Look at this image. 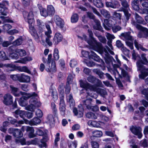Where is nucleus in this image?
I'll return each mask as SVG.
<instances>
[{"mask_svg": "<svg viewBox=\"0 0 148 148\" xmlns=\"http://www.w3.org/2000/svg\"><path fill=\"white\" fill-rule=\"evenodd\" d=\"M82 54L83 56L86 58H90V56L89 53L88 52L82 50Z\"/></svg>", "mask_w": 148, "mask_h": 148, "instance_id": "338daca9", "label": "nucleus"}, {"mask_svg": "<svg viewBox=\"0 0 148 148\" xmlns=\"http://www.w3.org/2000/svg\"><path fill=\"white\" fill-rule=\"evenodd\" d=\"M67 101L69 103L70 107H73L74 106L75 102L71 95H70L67 97Z\"/></svg>", "mask_w": 148, "mask_h": 148, "instance_id": "72a5a7b5", "label": "nucleus"}, {"mask_svg": "<svg viewBox=\"0 0 148 148\" xmlns=\"http://www.w3.org/2000/svg\"><path fill=\"white\" fill-rule=\"evenodd\" d=\"M88 34H89V36H90V37L91 38H92V40H87V43L89 44V45L92 48V49L94 50V48L92 46H91V45H90L88 43V42H93V40H94V39H95L97 42L96 40L94 38H92V36H93V33H92V31L90 30H88Z\"/></svg>", "mask_w": 148, "mask_h": 148, "instance_id": "603ef678", "label": "nucleus"}, {"mask_svg": "<svg viewBox=\"0 0 148 148\" xmlns=\"http://www.w3.org/2000/svg\"><path fill=\"white\" fill-rule=\"evenodd\" d=\"M26 130L27 131L29 132V136L30 138H33L35 137L36 136L34 134V130L33 127H27Z\"/></svg>", "mask_w": 148, "mask_h": 148, "instance_id": "a878e982", "label": "nucleus"}, {"mask_svg": "<svg viewBox=\"0 0 148 148\" xmlns=\"http://www.w3.org/2000/svg\"><path fill=\"white\" fill-rule=\"evenodd\" d=\"M18 69L21 72H26L29 74L31 73V71L26 66L18 67Z\"/></svg>", "mask_w": 148, "mask_h": 148, "instance_id": "f704fd0d", "label": "nucleus"}, {"mask_svg": "<svg viewBox=\"0 0 148 148\" xmlns=\"http://www.w3.org/2000/svg\"><path fill=\"white\" fill-rule=\"evenodd\" d=\"M101 14L106 18H109L110 17V14L109 12L107 10L103 9L101 11Z\"/></svg>", "mask_w": 148, "mask_h": 148, "instance_id": "de8ad7c7", "label": "nucleus"}, {"mask_svg": "<svg viewBox=\"0 0 148 148\" xmlns=\"http://www.w3.org/2000/svg\"><path fill=\"white\" fill-rule=\"evenodd\" d=\"M48 140V138L47 136H45V137H43L42 139L41 140L42 144L39 145V147L40 148H42V147H46V144L45 142L47 141Z\"/></svg>", "mask_w": 148, "mask_h": 148, "instance_id": "79ce46f5", "label": "nucleus"}, {"mask_svg": "<svg viewBox=\"0 0 148 148\" xmlns=\"http://www.w3.org/2000/svg\"><path fill=\"white\" fill-rule=\"evenodd\" d=\"M20 93L21 94L23 95L22 97V99H23L24 100H27L31 97H36L37 96V95L35 92L30 93L26 92H20Z\"/></svg>", "mask_w": 148, "mask_h": 148, "instance_id": "f3484780", "label": "nucleus"}, {"mask_svg": "<svg viewBox=\"0 0 148 148\" xmlns=\"http://www.w3.org/2000/svg\"><path fill=\"white\" fill-rule=\"evenodd\" d=\"M77 64V61L75 59H72L71 60L70 62V66L72 68L74 67Z\"/></svg>", "mask_w": 148, "mask_h": 148, "instance_id": "052dcab7", "label": "nucleus"}, {"mask_svg": "<svg viewBox=\"0 0 148 148\" xmlns=\"http://www.w3.org/2000/svg\"><path fill=\"white\" fill-rule=\"evenodd\" d=\"M78 20V16L76 14H74L72 16L71 18V22L72 23L77 22Z\"/></svg>", "mask_w": 148, "mask_h": 148, "instance_id": "8fccbe9b", "label": "nucleus"}, {"mask_svg": "<svg viewBox=\"0 0 148 148\" xmlns=\"http://www.w3.org/2000/svg\"><path fill=\"white\" fill-rule=\"evenodd\" d=\"M0 59L3 60L8 59V57L4 51H0Z\"/></svg>", "mask_w": 148, "mask_h": 148, "instance_id": "3c124183", "label": "nucleus"}, {"mask_svg": "<svg viewBox=\"0 0 148 148\" xmlns=\"http://www.w3.org/2000/svg\"><path fill=\"white\" fill-rule=\"evenodd\" d=\"M39 142V140L37 138H35L33 140L30 141L29 142L28 145L30 144H33L34 145H36L38 144Z\"/></svg>", "mask_w": 148, "mask_h": 148, "instance_id": "e2e57ef3", "label": "nucleus"}, {"mask_svg": "<svg viewBox=\"0 0 148 148\" xmlns=\"http://www.w3.org/2000/svg\"><path fill=\"white\" fill-rule=\"evenodd\" d=\"M62 39V35L59 33H56L54 38L53 42L55 45H57L58 43L61 41Z\"/></svg>", "mask_w": 148, "mask_h": 148, "instance_id": "412c9836", "label": "nucleus"}, {"mask_svg": "<svg viewBox=\"0 0 148 148\" xmlns=\"http://www.w3.org/2000/svg\"><path fill=\"white\" fill-rule=\"evenodd\" d=\"M10 87L13 94L15 96H19V93L18 92V89L17 88L14 87L12 85L10 86Z\"/></svg>", "mask_w": 148, "mask_h": 148, "instance_id": "e433bc0d", "label": "nucleus"}, {"mask_svg": "<svg viewBox=\"0 0 148 148\" xmlns=\"http://www.w3.org/2000/svg\"><path fill=\"white\" fill-rule=\"evenodd\" d=\"M88 109L91 110L93 111L97 112L99 110V107L97 106H92L91 105L90 107V106L88 107Z\"/></svg>", "mask_w": 148, "mask_h": 148, "instance_id": "69168bd1", "label": "nucleus"}, {"mask_svg": "<svg viewBox=\"0 0 148 148\" xmlns=\"http://www.w3.org/2000/svg\"><path fill=\"white\" fill-rule=\"evenodd\" d=\"M139 90L145 96L146 99L148 100V88H146L145 85H143L140 87Z\"/></svg>", "mask_w": 148, "mask_h": 148, "instance_id": "aec40b11", "label": "nucleus"}, {"mask_svg": "<svg viewBox=\"0 0 148 148\" xmlns=\"http://www.w3.org/2000/svg\"><path fill=\"white\" fill-rule=\"evenodd\" d=\"M91 54L90 55L92 56V58L95 60L99 62L101 60L99 57L98 56L95 52L92 51H91Z\"/></svg>", "mask_w": 148, "mask_h": 148, "instance_id": "ea45409f", "label": "nucleus"}, {"mask_svg": "<svg viewBox=\"0 0 148 148\" xmlns=\"http://www.w3.org/2000/svg\"><path fill=\"white\" fill-rule=\"evenodd\" d=\"M83 109L82 108L80 111L77 110L76 108H75L73 109V112L75 115L77 116L78 117H82L83 116Z\"/></svg>", "mask_w": 148, "mask_h": 148, "instance_id": "cd10ccee", "label": "nucleus"}, {"mask_svg": "<svg viewBox=\"0 0 148 148\" xmlns=\"http://www.w3.org/2000/svg\"><path fill=\"white\" fill-rule=\"evenodd\" d=\"M94 83L96 84L97 87H100L102 88L103 87V84L101 81L98 79L96 78Z\"/></svg>", "mask_w": 148, "mask_h": 148, "instance_id": "13d9d810", "label": "nucleus"}, {"mask_svg": "<svg viewBox=\"0 0 148 148\" xmlns=\"http://www.w3.org/2000/svg\"><path fill=\"white\" fill-rule=\"evenodd\" d=\"M48 123L50 124H53L54 123V120L53 116L51 114L48 115L47 117Z\"/></svg>", "mask_w": 148, "mask_h": 148, "instance_id": "864d4df0", "label": "nucleus"}, {"mask_svg": "<svg viewBox=\"0 0 148 148\" xmlns=\"http://www.w3.org/2000/svg\"><path fill=\"white\" fill-rule=\"evenodd\" d=\"M8 12V8L3 4L0 3V13L1 14L6 16Z\"/></svg>", "mask_w": 148, "mask_h": 148, "instance_id": "b1692460", "label": "nucleus"}, {"mask_svg": "<svg viewBox=\"0 0 148 148\" xmlns=\"http://www.w3.org/2000/svg\"><path fill=\"white\" fill-rule=\"evenodd\" d=\"M11 123L13 124H14L15 123L16 124H15L16 127H18L20 126V125L23 124L24 123V122L22 120L17 121L15 119H13L12 120L10 121Z\"/></svg>", "mask_w": 148, "mask_h": 148, "instance_id": "a19ab883", "label": "nucleus"}, {"mask_svg": "<svg viewBox=\"0 0 148 148\" xmlns=\"http://www.w3.org/2000/svg\"><path fill=\"white\" fill-rule=\"evenodd\" d=\"M60 102L59 103V110L62 115H65L66 110V105L63 97H60Z\"/></svg>", "mask_w": 148, "mask_h": 148, "instance_id": "9b49d317", "label": "nucleus"}, {"mask_svg": "<svg viewBox=\"0 0 148 148\" xmlns=\"http://www.w3.org/2000/svg\"><path fill=\"white\" fill-rule=\"evenodd\" d=\"M25 112L19 110H16L15 112L16 115H18L21 118H23L24 115H25Z\"/></svg>", "mask_w": 148, "mask_h": 148, "instance_id": "bf43d9fd", "label": "nucleus"}, {"mask_svg": "<svg viewBox=\"0 0 148 148\" xmlns=\"http://www.w3.org/2000/svg\"><path fill=\"white\" fill-rule=\"evenodd\" d=\"M12 97L9 94H7L4 96L3 103L6 105H9L12 103Z\"/></svg>", "mask_w": 148, "mask_h": 148, "instance_id": "ddd939ff", "label": "nucleus"}, {"mask_svg": "<svg viewBox=\"0 0 148 148\" xmlns=\"http://www.w3.org/2000/svg\"><path fill=\"white\" fill-rule=\"evenodd\" d=\"M16 52L19 56H25L26 54V52L23 49H16Z\"/></svg>", "mask_w": 148, "mask_h": 148, "instance_id": "4d7b16f0", "label": "nucleus"}, {"mask_svg": "<svg viewBox=\"0 0 148 148\" xmlns=\"http://www.w3.org/2000/svg\"><path fill=\"white\" fill-rule=\"evenodd\" d=\"M32 100H30V103H31L30 105L27 106L25 107V109L27 110H29L31 112H33L34 111L35 108L34 106V105L32 103Z\"/></svg>", "mask_w": 148, "mask_h": 148, "instance_id": "37998d69", "label": "nucleus"}, {"mask_svg": "<svg viewBox=\"0 0 148 148\" xmlns=\"http://www.w3.org/2000/svg\"><path fill=\"white\" fill-rule=\"evenodd\" d=\"M54 19L56 25L58 27L60 28H62L63 27L64 25V21L59 16H55L54 17Z\"/></svg>", "mask_w": 148, "mask_h": 148, "instance_id": "dca6fc26", "label": "nucleus"}, {"mask_svg": "<svg viewBox=\"0 0 148 148\" xmlns=\"http://www.w3.org/2000/svg\"><path fill=\"white\" fill-rule=\"evenodd\" d=\"M145 56V54H142L141 55L142 60H139L137 63V70L138 71H140L141 72V73L139 75V77L143 79L148 75V69H145L143 65V64H146L148 62Z\"/></svg>", "mask_w": 148, "mask_h": 148, "instance_id": "f257e3e1", "label": "nucleus"}, {"mask_svg": "<svg viewBox=\"0 0 148 148\" xmlns=\"http://www.w3.org/2000/svg\"><path fill=\"white\" fill-rule=\"evenodd\" d=\"M52 57V55L51 54H49L48 56V61L45 70L48 72H50L53 73L56 72V69L55 63L54 61L52 62L51 68L49 66V64L51 61Z\"/></svg>", "mask_w": 148, "mask_h": 148, "instance_id": "39448f33", "label": "nucleus"}, {"mask_svg": "<svg viewBox=\"0 0 148 148\" xmlns=\"http://www.w3.org/2000/svg\"><path fill=\"white\" fill-rule=\"evenodd\" d=\"M132 24L134 26L138 29L140 30V32L138 34V36L140 38H147L148 36V29L142 27L140 25L136 23L135 21H132L131 22Z\"/></svg>", "mask_w": 148, "mask_h": 148, "instance_id": "20e7f679", "label": "nucleus"}, {"mask_svg": "<svg viewBox=\"0 0 148 148\" xmlns=\"http://www.w3.org/2000/svg\"><path fill=\"white\" fill-rule=\"evenodd\" d=\"M130 130L132 133L138 136L139 138H141L142 136L141 132L142 129L139 127H134L132 126L130 128Z\"/></svg>", "mask_w": 148, "mask_h": 148, "instance_id": "9d476101", "label": "nucleus"}, {"mask_svg": "<svg viewBox=\"0 0 148 148\" xmlns=\"http://www.w3.org/2000/svg\"><path fill=\"white\" fill-rule=\"evenodd\" d=\"M13 135L16 138H20L23 136V134L20 130L16 129L13 133Z\"/></svg>", "mask_w": 148, "mask_h": 148, "instance_id": "473e14b6", "label": "nucleus"}, {"mask_svg": "<svg viewBox=\"0 0 148 148\" xmlns=\"http://www.w3.org/2000/svg\"><path fill=\"white\" fill-rule=\"evenodd\" d=\"M41 121L37 117H35L32 119L28 121L27 119L24 120L25 123L29 124L31 125H36L39 124Z\"/></svg>", "mask_w": 148, "mask_h": 148, "instance_id": "f8f14e48", "label": "nucleus"}, {"mask_svg": "<svg viewBox=\"0 0 148 148\" xmlns=\"http://www.w3.org/2000/svg\"><path fill=\"white\" fill-rule=\"evenodd\" d=\"M45 26L47 30V31L45 32V34L46 36V42L49 46H51L52 45V42L50 41V39L51 37L50 34L52 33V31L49 24H46Z\"/></svg>", "mask_w": 148, "mask_h": 148, "instance_id": "6e6552de", "label": "nucleus"}, {"mask_svg": "<svg viewBox=\"0 0 148 148\" xmlns=\"http://www.w3.org/2000/svg\"><path fill=\"white\" fill-rule=\"evenodd\" d=\"M112 24L109 23L108 19H106L104 20L103 23V27L106 29L109 30L110 29V27L112 26Z\"/></svg>", "mask_w": 148, "mask_h": 148, "instance_id": "bb28decb", "label": "nucleus"}, {"mask_svg": "<svg viewBox=\"0 0 148 148\" xmlns=\"http://www.w3.org/2000/svg\"><path fill=\"white\" fill-rule=\"evenodd\" d=\"M50 92L53 97V100H57L58 98V96L56 90L55 89H50Z\"/></svg>", "mask_w": 148, "mask_h": 148, "instance_id": "c756f323", "label": "nucleus"}, {"mask_svg": "<svg viewBox=\"0 0 148 148\" xmlns=\"http://www.w3.org/2000/svg\"><path fill=\"white\" fill-rule=\"evenodd\" d=\"M88 43L91 46H92L94 48V50L103 54L105 52V55H109L108 52H109L112 55H114V52L112 51L107 46H106L103 48L102 44L98 42H97L95 39H94L93 42H88Z\"/></svg>", "mask_w": 148, "mask_h": 148, "instance_id": "f03ea898", "label": "nucleus"}, {"mask_svg": "<svg viewBox=\"0 0 148 148\" xmlns=\"http://www.w3.org/2000/svg\"><path fill=\"white\" fill-rule=\"evenodd\" d=\"M23 14L25 20L27 22L29 25L34 24V20L32 12L31 11L29 12H28L24 11L23 12Z\"/></svg>", "mask_w": 148, "mask_h": 148, "instance_id": "423d86ee", "label": "nucleus"}, {"mask_svg": "<svg viewBox=\"0 0 148 148\" xmlns=\"http://www.w3.org/2000/svg\"><path fill=\"white\" fill-rule=\"evenodd\" d=\"M64 85L63 84L60 85L58 88L59 92L62 95L61 97H63V98L64 96Z\"/></svg>", "mask_w": 148, "mask_h": 148, "instance_id": "c03bdc74", "label": "nucleus"}, {"mask_svg": "<svg viewBox=\"0 0 148 148\" xmlns=\"http://www.w3.org/2000/svg\"><path fill=\"white\" fill-rule=\"evenodd\" d=\"M80 86L86 90L89 89L90 91L96 92L101 95H105L106 94L105 90L97 87L95 85H91L86 82H84L82 80L80 81Z\"/></svg>", "mask_w": 148, "mask_h": 148, "instance_id": "7ed1b4c3", "label": "nucleus"}, {"mask_svg": "<svg viewBox=\"0 0 148 148\" xmlns=\"http://www.w3.org/2000/svg\"><path fill=\"white\" fill-rule=\"evenodd\" d=\"M20 74L12 75L10 76V78L14 80H18L20 79Z\"/></svg>", "mask_w": 148, "mask_h": 148, "instance_id": "680f3d73", "label": "nucleus"}, {"mask_svg": "<svg viewBox=\"0 0 148 148\" xmlns=\"http://www.w3.org/2000/svg\"><path fill=\"white\" fill-rule=\"evenodd\" d=\"M16 52V50L15 51H13V52L10 54V56L12 59L16 60L18 59L19 56Z\"/></svg>", "mask_w": 148, "mask_h": 148, "instance_id": "49530a36", "label": "nucleus"}, {"mask_svg": "<svg viewBox=\"0 0 148 148\" xmlns=\"http://www.w3.org/2000/svg\"><path fill=\"white\" fill-rule=\"evenodd\" d=\"M86 117L89 119H97V116L95 114L92 112H89L86 114Z\"/></svg>", "mask_w": 148, "mask_h": 148, "instance_id": "09e8293b", "label": "nucleus"}, {"mask_svg": "<svg viewBox=\"0 0 148 148\" xmlns=\"http://www.w3.org/2000/svg\"><path fill=\"white\" fill-rule=\"evenodd\" d=\"M111 73H113L114 75V77L116 79V81L117 84L120 87H123V85L120 80L118 79H117L116 77V73L119 76L120 75V74L117 69L115 68L113 70H112L111 71L109 70Z\"/></svg>", "mask_w": 148, "mask_h": 148, "instance_id": "6ab92c4d", "label": "nucleus"}, {"mask_svg": "<svg viewBox=\"0 0 148 148\" xmlns=\"http://www.w3.org/2000/svg\"><path fill=\"white\" fill-rule=\"evenodd\" d=\"M92 101V99L89 98L87 99L86 100H84L82 101V103L84 105H85L86 107L88 109V107H90L91 105V101Z\"/></svg>", "mask_w": 148, "mask_h": 148, "instance_id": "2f4dec72", "label": "nucleus"}, {"mask_svg": "<svg viewBox=\"0 0 148 148\" xmlns=\"http://www.w3.org/2000/svg\"><path fill=\"white\" fill-rule=\"evenodd\" d=\"M135 17L136 21L138 23L143 24H144L145 22L143 19L138 14L136 13L135 14Z\"/></svg>", "mask_w": 148, "mask_h": 148, "instance_id": "58836bf2", "label": "nucleus"}, {"mask_svg": "<svg viewBox=\"0 0 148 148\" xmlns=\"http://www.w3.org/2000/svg\"><path fill=\"white\" fill-rule=\"evenodd\" d=\"M34 24L29 25V31L32 36L34 38L36 41L39 40V37L36 32L34 27Z\"/></svg>", "mask_w": 148, "mask_h": 148, "instance_id": "4468645a", "label": "nucleus"}, {"mask_svg": "<svg viewBox=\"0 0 148 148\" xmlns=\"http://www.w3.org/2000/svg\"><path fill=\"white\" fill-rule=\"evenodd\" d=\"M22 37H21L15 41L13 42V44L16 45H19L22 44Z\"/></svg>", "mask_w": 148, "mask_h": 148, "instance_id": "6e6d98bb", "label": "nucleus"}, {"mask_svg": "<svg viewBox=\"0 0 148 148\" xmlns=\"http://www.w3.org/2000/svg\"><path fill=\"white\" fill-rule=\"evenodd\" d=\"M134 44L136 47L137 49H141V50L145 51H146L147 50V49L144 48L141 45L138 43L136 40H134Z\"/></svg>", "mask_w": 148, "mask_h": 148, "instance_id": "c9c22d12", "label": "nucleus"}, {"mask_svg": "<svg viewBox=\"0 0 148 148\" xmlns=\"http://www.w3.org/2000/svg\"><path fill=\"white\" fill-rule=\"evenodd\" d=\"M93 136L96 137H100L102 136L103 134L102 132L101 131L95 130L92 132Z\"/></svg>", "mask_w": 148, "mask_h": 148, "instance_id": "a18cd8bd", "label": "nucleus"}, {"mask_svg": "<svg viewBox=\"0 0 148 148\" xmlns=\"http://www.w3.org/2000/svg\"><path fill=\"white\" fill-rule=\"evenodd\" d=\"M90 143L92 147V148H99V144L97 142L92 141Z\"/></svg>", "mask_w": 148, "mask_h": 148, "instance_id": "774afa93", "label": "nucleus"}, {"mask_svg": "<svg viewBox=\"0 0 148 148\" xmlns=\"http://www.w3.org/2000/svg\"><path fill=\"white\" fill-rule=\"evenodd\" d=\"M90 2H92V0H88ZM93 3L95 5L97 8L103 7V5L101 0H93Z\"/></svg>", "mask_w": 148, "mask_h": 148, "instance_id": "c85d7f7f", "label": "nucleus"}, {"mask_svg": "<svg viewBox=\"0 0 148 148\" xmlns=\"http://www.w3.org/2000/svg\"><path fill=\"white\" fill-rule=\"evenodd\" d=\"M19 81L22 82H29L30 81V78L28 75H25L24 73L20 74Z\"/></svg>", "mask_w": 148, "mask_h": 148, "instance_id": "a211bd4d", "label": "nucleus"}, {"mask_svg": "<svg viewBox=\"0 0 148 148\" xmlns=\"http://www.w3.org/2000/svg\"><path fill=\"white\" fill-rule=\"evenodd\" d=\"M113 15L116 20V23L118 24H120L121 23L120 21L121 19V14L119 13H118L115 12L114 13Z\"/></svg>", "mask_w": 148, "mask_h": 148, "instance_id": "393cba45", "label": "nucleus"}, {"mask_svg": "<svg viewBox=\"0 0 148 148\" xmlns=\"http://www.w3.org/2000/svg\"><path fill=\"white\" fill-rule=\"evenodd\" d=\"M41 15L45 17H46L49 15L47 11L45 8H44L40 11Z\"/></svg>", "mask_w": 148, "mask_h": 148, "instance_id": "0e129e2a", "label": "nucleus"}, {"mask_svg": "<svg viewBox=\"0 0 148 148\" xmlns=\"http://www.w3.org/2000/svg\"><path fill=\"white\" fill-rule=\"evenodd\" d=\"M8 12V8L3 4L0 3V13L1 14L6 16Z\"/></svg>", "mask_w": 148, "mask_h": 148, "instance_id": "5701e85b", "label": "nucleus"}, {"mask_svg": "<svg viewBox=\"0 0 148 148\" xmlns=\"http://www.w3.org/2000/svg\"><path fill=\"white\" fill-rule=\"evenodd\" d=\"M47 10L49 16H52L55 12V10L53 6L52 5H48L47 8Z\"/></svg>", "mask_w": 148, "mask_h": 148, "instance_id": "4be33fe9", "label": "nucleus"}, {"mask_svg": "<svg viewBox=\"0 0 148 148\" xmlns=\"http://www.w3.org/2000/svg\"><path fill=\"white\" fill-rule=\"evenodd\" d=\"M88 16L91 18L93 19L96 25L94 26V28L95 29L98 30H100L101 27V26L100 23L99 21L95 18V16L91 12H88L87 13Z\"/></svg>", "mask_w": 148, "mask_h": 148, "instance_id": "1a4fd4ad", "label": "nucleus"}, {"mask_svg": "<svg viewBox=\"0 0 148 148\" xmlns=\"http://www.w3.org/2000/svg\"><path fill=\"white\" fill-rule=\"evenodd\" d=\"M130 34V32H129L121 33V38L125 41L128 40L132 41L133 38Z\"/></svg>", "mask_w": 148, "mask_h": 148, "instance_id": "2eb2a0df", "label": "nucleus"}, {"mask_svg": "<svg viewBox=\"0 0 148 148\" xmlns=\"http://www.w3.org/2000/svg\"><path fill=\"white\" fill-rule=\"evenodd\" d=\"M93 71L94 73H96L98 75L100 79H103V78L104 73L102 72L101 71L99 70L98 69H94L93 70Z\"/></svg>", "mask_w": 148, "mask_h": 148, "instance_id": "4c0bfd02", "label": "nucleus"}, {"mask_svg": "<svg viewBox=\"0 0 148 148\" xmlns=\"http://www.w3.org/2000/svg\"><path fill=\"white\" fill-rule=\"evenodd\" d=\"M59 52L57 49H55L54 51L53 57L54 59L56 60H58L59 58L58 54Z\"/></svg>", "mask_w": 148, "mask_h": 148, "instance_id": "5fc2aeb1", "label": "nucleus"}, {"mask_svg": "<svg viewBox=\"0 0 148 148\" xmlns=\"http://www.w3.org/2000/svg\"><path fill=\"white\" fill-rule=\"evenodd\" d=\"M88 123L89 125L94 127H98L100 126L99 123L95 121L90 120L88 122Z\"/></svg>", "mask_w": 148, "mask_h": 148, "instance_id": "7c9ffc66", "label": "nucleus"}, {"mask_svg": "<svg viewBox=\"0 0 148 148\" xmlns=\"http://www.w3.org/2000/svg\"><path fill=\"white\" fill-rule=\"evenodd\" d=\"M121 4L122 6L125 8L123 9V11L126 17V20H125V22H123L124 23L123 24H122V25L125 26L126 25V22L129 20L130 15L128 12V10L129 9V5L127 2L126 1H122Z\"/></svg>", "mask_w": 148, "mask_h": 148, "instance_id": "0eeeda50", "label": "nucleus"}]
</instances>
